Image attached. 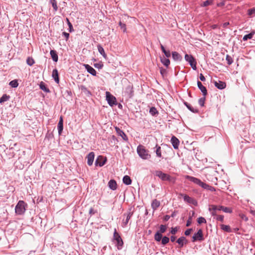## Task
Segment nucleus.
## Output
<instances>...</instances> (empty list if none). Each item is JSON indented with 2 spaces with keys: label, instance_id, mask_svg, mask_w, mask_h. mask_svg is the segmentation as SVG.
<instances>
[{
  "label": "nucleus",
  "instance_id": "1",
  "mask_svg": "<svg viewBox=\"0 0 255 255\" xmlns=\"http://www.w3.org/2000/svg\"><path fill=\"white\" fill-rule=\"evenodd\" d=\"M221 210L225 213H231L232 212L231 209L223 206H216L214 205H211L209 206V211L210 212L212 216H216L217 212L219 211L221 212Z\"/></svg>",
  "mask_w": 255,
  "mask_h": 255
},
{
  "label": "nucleus",
  "instance_id": "2",
  "mask_svg": "<svg viewBox=\"0 0 255 255\" xmlns=\"http://www.w3.org/2000/svg\"><path fill=\"white\" fill-rule=\"evenodd\" d=\"M137 153L139 156L144 160L149 159L151 157L149 151L146 149L145 147L142 145H139L137 147Z\"/></svg>",
  "mask_w": 255,
  "mask_h": 255
},
{
  "label": "nucleus",
  "instance_id": "3",
  "mask_svg": "<svg viewBox=\"0 0 255 255\" xmlns=\"http://www.w3.org/2000/svg\"><path fill=\"white\" fill-rule=\"evenodd\" d=\"M155 175L163 181H168L172 183H174L176 181L175 178L164 173L161 171H156Z\"/></svg>",
  "mask_w": 255,
  "mask_h": 255
},
{
  "label": "nucleus",
  "instance_id": "4",
  "mask_svg": "<svg viewBox=\"0 0 255 255\" xmlns=\"http://www.w3.org/2000/svg\"><path fill=\"white\" fill-rule=\"evenodd\" d=\"M186 178L188 179L189 181L194 183L195 184H196L202 187V188L204 189H207L209 187V185H207L206 183H203L202 181H201L200 179L195 178L194 177L190 176L189 175H187L186 177Z\"/></svg>",
  "mask_w": 255,
  "mask_h": 255
},
{
  "label": "nucleus",
  "instance_id": "5",
  "mask_svg": "<svg viewBox=\"0 0 255 255\" xmlns=\"http://www.w3.org/2000/svg\"><path fill=\"white\" fill-rule=\"evenodd\" d=\"M15 211L17 214L21 215L25 211V203L23 201H19L15 206Z\"/></svg>",
  "mask_w": 255,
  "mask_h": 255
},
{
  "label": "nucleus",
  "instance_id": "6",
  "mask_svg": "<svg viewBox=\"0 0 255 255\" xmlns=\"http://www.w3.org/2000/svg\"><path fill=\"white\" fill-rule=\"evenodd\" d=\"M185 60L189 63L193 70H196V61L191 55L185 54Z\"/></svg>",
  "mask_w": 255,
  "mask_h": 255
},
{
  "label": "nucleus",
  "instance_id": "7",
  "mask_svg": "<svg viewBox=\"0 0 255 255\" xmlns=\"http://www.w3.org/2000/svg\"><path fill=\"white\" fill-rule=\"evenodd\" d=\"M106 100L110 106H113L117 104L116 98L113 96L109 92H106Z\"/></svg>",
  "mask_w": 255,
  "mask_h": 255
},
{
  "label": "nucleus",
  "instance_id": "8",
  "mask_svg": "<svg viewBox=\"0 0 255 255\" xmlns=\"http://www.w3.org/2000/svg\"><path fill=\"white\" fill-rule=\"evenodd\" d=\"M204 240L203 231L201 229H199L196 233H195L192 237V242H194L197 241H202Z\"/></svg>",
  "mask_w": 255,
  "mask_h": 255
},
{
  "label": "nucleus",
  "instance_id": "9",
  "mask_svg": "<svg viewBox=\"0 0 255 255\" xmlns=\"http://www.w3.org/2000/svg\"><path fill=\"white\" fill-rule=\"evenodd\" d=\"M132 86L129 84L126 87L123 94L124 96H126L128 98H130L132 96Z\"/></svg>",
  "mask_w": 255,
  "mask_h": 255
},
{
  "label": "nucleus",
  "instance_id": "10",
  "mask_svg": "<svg viewBox=\"0 0 255 255\" xmlns=\"http://www.w3.org/2000/svg\"><path fill=\"white\" fill-rule=\"evenodd\" d=\"M114 239L116 241L118 247H122L123 245V240L120 235L117 232L116 229H115L114 233ZM120 249L119 247H118Z\"/></svg>",
  "mask_w": 255,
  "mask_h": 255
},
{
  "label": "nucleus",
  "instance_id": "11",
  "mask_svg": "<svg viewBox=\"0 0 255 255\" xmlns=\"http://www.w3.org/2000/svg\"><path fill=\"white\" fill-rule=\"evenodd\" d=\"M132 216V213L131 212H128L127 214H124V216L126 217V219L124 218L123 220L122 226L123 227L127 226Z\"/></svg>",
  "mask_w": 255,
  "mask_h": 255
},
{
  "label": "nucleus",
  "instance_id": "12",
  "mask_svg": "<svg viewBox=\"0 0 255 255\" xmlns=\"http://www.w3.org/2000/svg\"><path fill=\"white\" fill-rule=\"evenodd\" d=\"M115 129H116V131L117 134L119 136H121L124 140H125V141L128 140V138L127 135L122 129H121L120 128H119L117 127H115Z\"/></svg>",
  "mask_w": 255,
  "mask_h": 255
},
{
  "label": "nucleus",
  "instance_id": "13",
  "mask_svg": "<svg viewBox=\"0 0 255 255\" xmlns=\"http://www.w3.org/2000/svg\"><path fill=\"white\" fill-rule=\"evenodd\" d=\"M95 158V154L93 152H90L87 156V164L89 166H91L93 164Z\"/></svg>",
  "mask_w": 255,
  "mask_h": 255
},
{
  "label": "nucleus",
  "instance_id": "14",
  "mask_svg": "<svg viewBox=\"0 0 255 255\" xmlns=\"http://www.w3.org/2000/svg\"><path fill=\"white\" fill-rule=\"evenodd\" d=\"M84 66L87 70V72L92 75L93 76H96L97 72L91 66L88 64H84Z\"/></svg>",
  "mask_w": 255,
  "mask_h": 255
},
{
  "label": "nucleus",
  "instance_id": "15",
  "mask_svg": "<svg viewBox=\"0 0 255 255\" xmlns=\"http://www.w3.org/2000/svg\"><path fill=\"white\" fill-rule=\"evenodd\" d=\"M171 142L174 149H176L178 148L179 140L177 137H176L174 136H173L171 137Z\"/></svg>",
  "mask_w": 255,
  "mask_h": 255
},
{
  "label": "nucleus",
  "instance_id": "16",
  "mask_svg": "<svg viewBox=\"0 0 255 255\" xmlns=\"http://www.w3.org/2000/svg\"><path fill=\"white\" fill-rule=\"evenodd\" d=\"M106 162V159L103 160V157L101 156H99L98 158L95 161V165L96 166L99 165L101 167L103 166Z\"/></svg>",
  "mask_w": 255,
  "mask_h": 255
},
{
  "label": "nucleus",
  "instance_id": "17",
  "mask_svg": "<svg viewBox=\"0 0 255 255\" xmlns=\"http://www.w3.org/2000/svg\"><path fill=\"white\" fill-rule=\"evenodd\" d=\"M197 85H198V88L201 90V91L202 92L203 96H206L207 94V90H206V88L205 87H204L202 83L199 81H198L197 82Z\"/></svg>",
  "mask_w": 255,
  "mask_h": 255
},
{
  "label": "nucleus",
  "instance_id": "18",
  "mask_svg": "<svg viewBox=\"0 0 255 255\" xmlns=\"http://www.w3.org/2000/svg\"><path fill=\"white\" fill-rule=\"evenodd\" d=\"M215 86L219 89L222 90L226 87V84L225 82L219 81L214 82Z\"/></svg>",
  "mask_w": 255,
  "mask_h": 255
},
{
  "label": "nucleus",
  "instance_id": "19",
  "mask_svg": "<svg viewBox=\"0 0 255 255\" xmlns=\"http://www.w3.org/2000/svg\"><path fill=\"white\" fill-rule=\"evenodd\" d=\"M108 186L109 188L113 190H115L117 188V182L114 180H110L109 181Z\"/></svg>",
  "mask_w": 255,
  "mask_h": 255
},
{
  "label": "nucleus",
  "instance_id": "20",
  "mask_svg": "<svg viewBox=\"0 0 255 255\" xmlns=\"http://www.w3.org/2000/svg\"><path fill=\"white\" fill-rule=\"evenodd\" d=\"M52 77L56 83L58 84L59 83L58 72V70L56 69H54L52 71Z\"/></svg>",
  "mask_w": 255,
  "mask_h": 255
},
{
  "label": "nucleus",
  "instance_id": "21",
  "mask_svg": "<svg viewBox=\"0 0 255 255\" xmlns=\"http://www.w3.org/2000/svg\"><path fill=\"white\" fill-rule=\"evenodd\" d=\"M183 198L185 201L189 203H192L194 205H196L197 204V202L193 198L190 197L188 195H184L183 196Z\"/></svg>",
  "mask_w": 255,
  "mask_h": 255
},
{
  "label": "nucleus",
  "instance_id": "22",
  "mask_svg": "<svg viewBox=\"0 0 255 255\" xmlns=\"http://www.w3.org/2000/svg\"><path fill=\"white\" fill-rule=\"evenodd\" d=\"M172 57L175 61H181L182 60V56L177 52H172Z\"/></svg>",
  "mask_w": 255,
  "mask_h": 255
},
{
  "label": "nucleus",
  "instance_id": "23",
  "mask_svg": "<svg viewBox=\"0 0 255 255\" xmlns=\"http://www.w3.org/2000/svg\"><path fill=\"white\" fill-rule=\"evenodd\" d=\"M63 129V119L60 117L59 123L58 124V130L59 134H61Z\"/></svg>",
  "mask_w": 255,
  "mask_h": 255
},
{
  "label": "nucleus",
  "instance_id": "24",
  "mask_svg": "<svg viewBox=\"0 0 255 255\" xmlns=\"http://www.w3.org/2000/svg\"><path fill=\"white\" fill-rule=\"evenodd\" d=\"M187 242L186 238L184 237H181L177 240V243L182 247L184 244H186Z\"/></svg>",
  "mask_w": 255,
  "mask_h": 255
},
{
  "label": "nucleus",
  "instance_id": "25",
  "mask_svg": "<svg viewBox=\"0 0 255 255\" xmlns=\"http://www.w3.org/2000/svg\"><path fill=\"white\" fill-rule=\"evenodd\" d=\"M50 55H51V58H52L54 62H57L58 59V56L56 51L54 50H51L50 51Z\"/></svg>",
  "mask_w": 255,
  "mask_h": 255
},
{
  "label": "nucleus",
  "instance_id": "26",
  "mask_svg": "<svg viewBox=\"0 0 255 255\" xmlns=\"http://www.w3.org/2000/svg\"><path fill=\"white\" fill-rule=\"evenodd\" d=\"M160 202L156 199H154L152 201L151 203V207L154 210L157 209L158 207L160 206Z\"/></svg>",
  "mask_w": 255,
  "mask_h": 255
},
{
  "label": "nucleus",
  "instance_id": "27",
  "mask_svg": "<svg viewBox=\"0 0 255 255\" xmlns=\"http://www.w3.org/2000/svg\"><path fill=\"white\" fill-rule=\"evenodd\" d=\"M123 181L124 184L128 185L131 184V180L129 176L128 175H125L124 176Z\"/></svg>",
  "mask_w": 255,
  "mask_h": 255
},
{
  "label": "nucleus",
  "instance_id": "28",
  "mask_svg": "<svg viewBox=\"0 0 255 255\" xmlns=\"http://www.w3.org/2000/svg\"><path fill=\"white\" fill-rule=\"evenodd\" d=\"M97 48H98V51L105 58H106V57H107V55L105 52V50L104 49V48H103V47L99 44L98 46H97Z\"/></svg>",
  "mask_w": 255,
  "mask_h": 255
},
{
  "label": "nucleus",
  "instance_id": "29",
  "mask_svg": "<svg viewBox=\"0 0 255 255\" xmlns=\"http://www.w3.org/2000/svg\"><path fill=\"white\" fill-rule=\"evenodd\" d=\"M254 34H255V32L254 31H252L250 33L244 35L243 38V41H247L248 39H251L253 38V37Z\"/></svg>",
  "mask_w": 255,
  "mask_h": 255
},
{
  "label": "nucleus",
  "instance_id": "30",
  "mask_svg": "<svg viewBox=\"0 0 255 255\" xmlns=\"http://www.w3.org/2000/svg\"><path fill=\"white\" fill-rule=\"evenodd\" d=\"M161 63L165 65L166 67H168L170 64V60L165 57L161 58L160 59Z\"/></svg>",
  "mask_w": 255,
  "mask_h": 255
},
{
  "label": "nucleus",
  "instance_id": "31",
  "mask_svg": "<svg viewBox=\"0 0 255 255\" xmlns=\"http://www.w3.org/2000/svg\"><path fill=\"white\" fill-rule=\"evenodd\" d=\"M221 228L223 230H224L227 232H228V233H230L232 232L230 227L228 225H223V224L221 225Z\"/></svg>",
  "mask_w": 255,
  "mask_h": 255
},
{
  "label": "nucleus",
  "instance_id": "32",
  "mask_svg": "<svg viewBox=\"0 0 255 255\" xmlns=\"http://www.w3.org/2000/svg\"><path fill=\"white\" fill-rule=\"evenodd\" d=\"M10 97L6 94H4L0 98V103H3L4 102L8 101Z\"/></svg>",
  "mask_w": 255,
  "mask_h": 255
},
{
  "label": "nucleus",
  "instance_id": "33",
  "mask_svg": "<svg viewBox=\"0 0 255 255\" xmlns=\"http://www.w3.org/2000/svg\"><path fill=\"white\" fill-rule=\"evenodd\" d=\"M155 148H156V150H155V152H156V156L158 157H161V147L157 145V144L155 146Z\"/></svg>",
  "mask_w": 255,
  "mask_h": 255
},
{
  "label": "nucleus",
  "instance_id": "34",
  "mask_svg": "<svg viewBox=\"0 0 255 255\" xmlns=\"http://www.w3.org/2000/svg\"><path fill=\"white\" fill-rule=\"evenodd\" d=\"M162 236L159 232H156L154 235V239L157 242H159L162 239Z\"/></svg>",
  "mask_w": 255,
  "mask_h": 255
},
{
  "label": "nucleus",
  "instance_id": "35",
  "mask_svg": "<svg viewBox=\"0 0 255 255\" xmlns=\"http://www.w3.org/2000/svg\"><path fill=\"white\" fill-rule=\"evenodd\" d=\"M185 105L186 106V107L192 112L193 113H197L198 110L196 109L193 108L190 104H188L187 103L185 102L184 103Z\"/></svg>",
  "mask_w": 255,
  "mask_h": 255
},
{
  "label": "nucleus",
  "instance_id": "36",
  "mask_svg": "<svg viewBox=\"0 0 255 255\" xmlns=\"http://www.w3.org/2000/svg\"><path fill=\"white\" fill-rule=\"evenodd\" d=\"M40 88L43 91L49 93L50 92L48 88H47L43 82H41L40 84Z\"/></svg>",
  "mask_w": 255,
  "mask_h": 255
},
{
  "label": "nucleus",
  "instance_id": "37",
  "mask_svg": "<svg viewBox=\"0 0 255 255\" xmlns=\"http://www.w3.org/2000/svg\"><path fill=\"white\" fill-rule=\"evenodd\" d=\"M9 85L12 88H16L18 86V83L17 80H13L9 82Z\"/></svg>",
  "mask_w": 255,
  "mask_h": 255
},
{
  "label": "nucleus",
  "instance_id": "38",
  "mask_svg": "<svg viewBox=\"0 0 255 255\" xmlns=\"http://www.w3.org/2000/svg\"><path fill=\"white\" fill-rule=\"evenodd\" d=\"M50 3L52 4V6L54 9L55 11H56L58 10V6L57 5V1L56 0H50Z\"/></svg>",
  "mask_w": 255,
  "mask_h": 255
},
{
  "label": "nucleus",
  "instance_id": "39",
  "mask_svg": "<svg viewBox=\"0 0 255 255\" xmlns=\"http://www.w3.org/2000/svg\"><path fill=\"white\" fill-rule=\"evenodd\" d=\"M248 14L251 17L254 16L255 15V8H252L248 9Z\"/></svg>",
  "mask_w": 255,
  "mask_h": 255
},
{
  "label": "nucleus",
  "instance_id": "40",
  "mask_svg": "<svg viewBox=\"0 0 255 255\" xmlns=\"http://www.w3.org/2000/svg\"><path fill=\"white\" fill-rule=\"evenodd\" d=\"M149 113L152 116H155V115L158 114V111L154 107H151L149 110Z\"/></svg>",
  "mask_w": 255,
  "mask_h": 255
},
{
  "label": "nucleus",
  "instance_id": "41",
  "mask_svg": "<svg viewBox=\"0 0 255 255\" xmlns=\"http://www.w3.org/2000/svg\"><path fill=\"white\" fill-rule=\"evenodd\" d=\"M26 63L29 66H32L34 63L33 59L31 57H28L26 59Z\"/></svg>",
  "mask_w": 255,
  "mask_h": 255
},
{
  "label": "nucleus",
  "instance_id": "42",
  "mask_svg": "<svg viewBox=\"0 0 255 255\" xmlns=\"http://www.w3.org/2000/svg\"><path fill=\"white\" fill-rule=\"evenodd\" d=\"M66 21L67 22L68 25L69 26V32H71L73 31H74L73 28L72 24L70 22V21H69V19L68 18H66Z\"/></svg>",
  "mask_w": 255,
  "mask_h": 255
},
{
  "label": "nucleus",
  "instance_id": "43",
  "mask_svg": "<svg viewBox=\"0 0 255 255\" xmlns=\"http://www.w3.org/2000/svg\"><path fill=\"white\" fill-rule=\"evenodd\" d=\"M226 60H227V63L229 65L232 64V63L233 62V60L232 58L229 55H226Z\"/></svg>",
  "mask_w": 255,
  "mask_h": 255
},
{
  "label": "nucleus",
  "instance_id": "44",
  "mask_svg": "<svg viewBox=\"0 0 255 255\" xmlns=\"http://www.w3.org/2000/svg\"><path fill=\"white\" fill-rule=\"evenodd\" d=\"M119 25L121 27V28L123 29L124 32H126L127 28L126 24L122 23L121 21H120Z\"/></svg>",
  "mask_w": 255,
  "mask_h": 255
},
{
  "label": "nucleus",
  "instance_id": "45",
  "mask_svg": "<svg viewBox=\"0 0 255 255\" xmlns=\"http://www.w3.org/2000/svg\"><path fill=\"white\" fill-rule=\"evenodd\" d=\"M169 241V239L167 237H164L162 238L161 243L162 245H165L167 244Z\"/></svg>",
  "mask_w": 255,
  "mask_h": 255
},
{
  "label": "nucleus",
  "instance_id": "46",
  "mask_svg": "<svg viewBox=\"0 0 255 255\" xmlns=\"http://www.w3.org/2000/svg\"><path fill=\"white\" fill-rule=\"evenodd\" d=\"M166 226L163 225H161L160 226L159 231V232L161 234V233H164L166 231Z\"/></svg>",
  "mask_w": 255,
  "mask_h": 255
},
{
  "label": "nucleus",
  "instance_id": "47",
  "mask_svg": "<svg viewBox=\"0 0 255 255\" xmlns=\"http://www.w3.org/2000/svg\"><path fill=\"white\" fill-rule=\"evenodd\" d=\"M197 222L199 224H202V223H206V219L203 217H199L197 219Z\"/></svg>",
  "mask_w": 255,
  "mask_h": 255
},
{
  "label": "nucleus",
  "instance_id": "48",
  "mask_svg": "<svg viewBox=\"0 0 255 255\" xmlns=\"http://www.w3.org/2000/svg\"><path fill=\"white\" fill-rule=\"evenodd\" d=\"M215 217H216V219L217 221H220L221 222H224V216L223 215H216Z\"/></svg>",
  "mask_w": 255,
  "mask_h": 255
},
{
  "label": "nucleus",
  "instance_id": "49",
  "mask_svg": "<svg viewBox=\"0 0 255 255\" xmlns=\"http://www.w3.org/2000/svg\"><path fill=\"white\" fill-rule=\"evenodd\" d=\"M205 98L204 97V98H200L199 100V101H198V103H199V104L201 106V107H203L204 105V102H205Z\"/></svg>",
  "mask_w": 255,
  "mask_h": 255
},
{
  "label": "nucleus",
  "instance_id": "50",
  "mask_svg": "<svg viewBox=\"0 0 255 255\" xmlns=\"http://www.w3.org/2000/svg\"><path fill=\"white\" fill-rule=\"evenodd\" d=\"M165 56H166V58H169L171 56V53H170V52L169 50H165L164 52H163Z\"/></svg>",
  "mask_w": 255,
  "mask_h": 255
},
{
  "label": "nucleus",
  "instance_id": "51",
  "mask_svg": "<svg viewBox=\"0 0 255 255\" xmlns=\"http://www.w3.org/2000/svg\"><path fill=\"white\" fill-rule=\"evenodd\" d=\"M177 231H178V228L177 227L172 228L170 233L172 235H175L177 233Z\"/></svg>",
  "mask_w": 255,
  "mask_h": 255
},
{
  "label": "nucleus",
  "instance_id": "52",
  "mask_svg": "<svg viewBox=\"0 0 255 255\" xmlns=\"http://www.w3.org/2000/svg\"><path fill=\"white\" fill-rule=\"evenodd\" d=\"M211 3V1L207 0H206L205 1H204L203 2V3L202 4V5L203 6H207L210 5Z\"/></svg>",
  "mask_w": 255,
  "mask_h": 255
},
{
  "label": "nucleus",
  "instance_id": "53",
  "mask_svg": "<svg viewBox=\"0 0 255 255\" xmlns=\"http://www.w3.org/2000/svg\"><path fill=\"white\" fill-rule=\"evenodd\" d=\"M192 231V229H188L185 232V235L186 236H189L191 232Z\"/></svg>",
  "mask_w": 255,
  "mask_h": 255
},
{
  "label": "nucleus",
  "instance_id": "54",
  "mask_svg": "<svg viewBox=\"0 0 255 255\" xmlns=\"http://www.w3.org/2000/svg\"><path fill=\"white\" fill-rule=\"evenodd\" d=\"M191 217H190L187 221L186 226L189 227L191 225Z\"/></svg>",
  "mask_w": 255,
  "mask_h": 255
},
{
  "label": "nucleus",
  "instance_id": "55",
  "mask_svg": "<svg viewBox=\"0 0 255 255\" xmlns=\"http://www.w3.org/2000/svg\"><path fill=\"white\" fill-rule=\"evenodd\" d=\"M199 78H200V80L202 81H205V77L204 76V75L202 73H201L200 74Z\"/></svg>",
  "mask_w": 255,
  "mask_h": 255
},
{
  "label": "nucleus",
  "instance_id": "56",
  "mask_svg": "<svg viewBox=\"0 0 255 255\" xmlns=\"http://www.w3.org/2000/svg\"><path fill=\"white\" fill-rule=\"evenodd\" d=\"M63 35L64 36V37L66 38V39H68L69 37V34L68 33H67L66 32H63Z\"/></svg>",
  "mask_w": 255,
  "mask_h": 255
},
{
  "label": "nucleus",
  "instance_id": "57",
  "mask_svg": "<svg viewBox=\"0 0 255 255\" xmlns=\"http://www.w3.org/2000/svg\"><path fill=\"white\" fill-rule=\"evenodd\" d=\"M241 218L243 219V220H245V221H248V218L244 215H242L241 216Z\"/></svg>",
  "mask_w": 255,
  "mask_h": 255
},
{
  "label": "nucleus",
  "instance_id": "58",
  "mask_svg": "<svg viewBox=\"0 0 255 255\" xmlns=\"http://www.w3.org/2000/svg\"><path fill=\"white\" fill-rule=\"evenodd\" d=\"M176 239V237L175 236H171L170 237V240L172 242H174Z\"/></svg>",
  "mask_w": 255,
  "mask_h": 255
},
{
  "label": "nucleus",
  "instance_id": "59",
  "mask_svg": "<svg viewBox=\"0 0 255 255\" xmlns=\"http://www.w3.org/2000/svg\"><path fill=\"white\" fill-rule=\"evenodd\" d=\"M229 24H230V23H229V22H225L224 23H223V27L226 28V27H227V26L228 25H229Z\"/></svg>",
  "mask_w": 255,
  "mask_h": 255
},
{
  "label": "nucleus",
  "instance_id": "60",
  "mask_svg": "<svg viewBox=\"0 0 255 255\" xmlns=\"http://www.w3.org/2000/svg\"><path fill=\"white\" fill-rule=\"evenodd\" d=\"M170 219V216L169 215H166L164 217V220L166 221H168Z\"/></svg>",
  "mask_w": 255,
  "mask_h": 255
},
{
  "label": "nucleus",
  "instance_id": "61",
  "mask_svg": "<svg viewBox=\"0 0 255 255\" xmlns=\"http://www.w3.org/2000/svg\"><path fill=\"white\" fill-rule=\"evenodd\" d=\"M160 48L163 52H164V51L166 50L162 44H160Z\"/></svg>",
  "mask_w": 255,
  "mask_h": 255
},
{
  "label": "nucleus",
  "instance_id": "62",
  "mask_svg": "<svg viewBox=\"0 0 255 255\" xmlns=\"http://www.w3.org/2000/svg\"><path fill=\"white\" fill-rule=\"evenodd\" d=\"M166 72V70L165 69H161L160 70V73L163 75Z\"/></svg>",
  "mask_w": 255,
  "mask_h": 255
},
{
  "label": "nucleus",
  "instance_id": "63",
  "mask_svg": "<svg viewBox=\"0 0 255 255\" xmlns=\"http://www.w3.org/2000/svg\"><path fill=\"white\" fill-rule=\"evenodd\" d=\"M81 89L82 90H86L87 88L84 86H81Z\"/></svg>",
  "mask_w": 255,
  "mask_h": 255
},
{
  "label": "nucleus",
  "instance_id": "64",
  "mask_svg": "<svg viewBox=\"0 0 255 255\" xmlns=\"http://www.w3.org/2000/svg\"><path fill=\"white\" fill-rule=\"evenodd\" d=\"M250 212L252 215L255 216V210H251Z\"/></svg>",
  "mask_w": 255,
  "mask_h": 255
}]
</instances>
